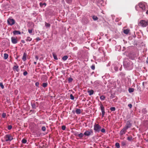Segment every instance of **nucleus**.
Wrapping results in <instances>:
<instances>
[{
    "label": "nucleus",
    "mask_w": 148,
    "mask_h": 148,
    "mask_svg": "<svg viewBox=\"0 0 148 148\" xmlns=\"http://www.w3.org/2000/svg\"><path fill=\"white\" fill-rule=\"evenodd\" d=\"M44 5L46 6V3H40V5L41 7H43V5Z\"/></svg>",
    "instance_id": "bb28decb"
},
{
    "label": "nucleus",
    "mask_w": 148,
    "mask_h": 148,
    "mask_svg": "<svg viewBox=\"0 0 148 148\" xmlns=\"http://www.w3.org/2000/svg\"><path fill=\"white\" fill-rule=\"evenodd\" d=\"M12 128V126L11 125H9L8 126V130H10Z\"/></svg>",
    "instance_id": "c03bdc74"
},
{
    "label": "nucleus",
    "mask_w": 148,
    "mask_h": 148,
    "mask_svg": "<svg viewBox=\"0 0 148 148\" xmlns=\"http://www.w3.org/2000/svg\"><path fill=\"white\" fill-rule=\"evenodd\" d=\"M4 138L6 142L10 141L13 139V138L11 134H7L4 136Z\"/></svg>",
    "instance_id": "7ed1b4c3"
},
{
    "label": "nucleus",
    "mask_w": 148,
    "mask_h": 148,
    "mask_svg": "<svg viewBox=\"0 0 148 148\" xmlns=\"http://www.w3.org/2000/svg\"><path fill=\"white\" fill-rule=\"evenodd\" d=\"M0 86L1 87L2 89H4V86L3 85V83L2 82H0Z\"/></svg>",
    "instance_id": "72a5a7b5"
},
{
    "label": "nucleus",
    "mask_w": 148,
    "mask_h": 148,
    "mask_svg": "<svg viewBox=\"0 0 148 148\" xmlns=\"http://www.w3.org/2000/svg\"><path fill=\"white\" fill-rule=\"evenodd\" d=\"M128 106L130 108H132V105L131 104H129Z\"/></svg>",
    "instance_id": "8fccbe9b"
},
{
    "label": "nucleus",
    "mask_w": 148,
    "mask_h": 148,
    "mask_svg": "<svg viewBox=\"0 0 148 148\" xmlns=\"http://www.w3.org/2000/svg\"><path fill=\"white\" fill-rule=\"evenodd\" d=\"M26 56H27V54L26 53H23V56L22 58V59L24 61H25L26 60Z\"/></svg>",
    "instance_id": "ddd939ff"
},
{
    "label": "nucleus",
    "mask_w": 148,
    "mask_h": 148,
    "mask_svg": "<svg viewBox=\"0 0 148 148\" xmlns=\"http://www.w3.org/2000/svg\"><path fill=\"white\" fill-rule=\"evenodd\" d=\"M32 40V38H30L29 36L27 37V38L26 39V41H31Z\"/></svg>",
    "instance_id": "4be33fe9"
},
{
    "label": "nucleus",
    "mask_w": 148,
    "mask_h": 148,
    "mask_svg": "<svg viewBox=\"0 0 148 148\" xmlns=\"http://www.w3.org/2000/svg\"><path fill=\"white\" fill-rule=\"evenodd\" d=\"M66 0V2L69 3H71L72 2V0Z\"/></svg>",
    "instance_id": "a19ab883"
},
{
    "label": "nucleus",
    "mask_w": 148,
    "mask_h": 148,
    "mask_svg": "<svg viewBox=\"0 0 148 148\" xmlns=\"http://www.w3.org/2000/svg\"><path fill=\"white\" fill-rule=\"evenodd\" d=\"M110 110L112 111H115L116 109H115V107H111L110 108Z\"/></svg>",
    "instance_id": "2f4dec72"
},
{
    "label": "nucleus",
    "mask_w": 148,
    "mask_h": 148,
    "mask_svg": "<svg viewBox=\"0 0 148 148\" xmlns=\"http://www.w3.org/2000/svg\"><path fill=\"white\" fill-rule=\"evenodd\" d=\"M126 145V141H123L121 142V145L122 146H125Z\"/></svg>",
    "instance_id": "aec40b11"
},
{
    "label": "nucleus",
    "mask_w": 148,
    "mask_h": 148,
    "mask_svg": "<svg viewBox=\"0 0 148 148\" xmlns=\"http://www.w3.org/2000/svg\"><path fill=\"white\" fill-rule=\"evenodd\" d=\"M38 103L37 102H36V103H32V106L33 108L36 109V105L38 106Z\"/></svg>",
    "instance_id": "9b49d317"
},
{
    "label": "nucleus",
    "mask_w": 148,
    "mask_h": 148,
    "mask_svg": "<svg viewBox=\"0 0 148 148\" xmlns=\"http://www.w3.org/2000/svg\"><path fill=\"white\" fill-rule=\"evenodd\" d=\"M133 137L132 136H128L127 138V140L129 141H131L133 140Z\"/></svg>",
    "instance_id": "a211bd4d"
},
{
    "label": "nucleus",
    "mask_w": 148,
    "mask_h": 148,
    "mask_svg": "<svg viewBox=\"0 0 148 148\" xmlns=\"http://www.w3.org/2000/svg\"><path fill=\"white\" fill-rule=\"evenodd\" d=\"M32 29H28V32L30 33L31 34L32 32Z\"/></svg>",
    "instance_id": "a18cd8bd"
},
{
    "label": "nucleus",
    "mask_w": 148,
    "mask_h": 148,
    "mask_svg": "<svg viewBox=\"0 0 148 148\" xmlns=\"http://www.w3.org/2000/svg\"><path fill=\"white\" fill-rule=\"evenodd\" d=\"M39 85V83L38 82H36L35 83V85L36 86H38Z\"/></svg>",
    "instance_id": "09e8293b"
},
{
    "label": "nucleus",
    "mask_w": 148,
    "mask_h": 148,
    "mask_svg": "<svg viewBox=\"0 0 148 148\" xmlns=\"http://www.w3.org/2000/svg\"><path fill=\"white\" fill-rule=\"evenodd\" d=\"M62 130H64L66 129V126L64 125H63L62 127Z\"/></svg>",
    "instance_id": "49530a36"
},
{
    "label": "nucleus",
    "mask_w": 148,
    "mask_h": 148,
    "mask_svg": "<svg viewBox=\"0 0 148 148\" xmlns=\"http://www.w3.org/2000/svg\"><path fill=\"white\" fill-rule=\"evenodd\" d=\"M114 69H115V70H118V68L117 67H115Z\"/></svg>",
    "instance_id": "5fc2aeb1"
},
{
    "label": "nucleus",
    "mask_w": 148,
    "mask_h": 148,
    "mask_svg": "<svg viewBox=\"0 0 148 148\" xmlns=\"http://www.w3.org/2000/svg\"><path fill=\"white\" fill-rule=\"evenodd\" d=\"M21 42L23 43H24L25 42V40H21Z\"/></svg>",
    "instance_id": "603ef678"
},
{
    "label": "nucleus",
    "mask_w": 148,
    "mask_h": 148,
    "mask_svg": "<svg viewBox=\"0 0 148 148\" xmlns=\"http://www.w3.org/2000/svg\"><path fill=\"white\" fill-rule=\"evenodd\" d=\"M138 5L140 8H141L143 11H144L145 9V5L144 4L140 3H139Z\"/></svg>",
    "instance_id": "0eeeda50"
},
{
    "label": "nucleus",
    "mask_w": 148,
    "mask_h": 148,
    "mask_svg": "<svg viewBox=\"0 0 148 148\" xmlns=\"http://www.w3.org/2000/svg\"><path fill=\"white\" fill-rule=\"evenodd\" d=\"M101 128L98 124L95 123L94 125V130L95 132H99L101 130Z\"/></svg>",
    "instance_id": "f03ea898"
},
{
    "label": "nucleus",
    "mask_w": 148,
    "mask_h": 148,
    "mask_svg": "<svg viewBox=\"0 0 148 148\" xmlns=\"http://www.w3.org/2000/svg\"><path fill=\"white\" fill-rule=\"evenodd\" d=\"M134 91V89L133 88H129V91L130 92H132Z\"/></svg>",
    "instance_id": "7c9ffc66"
},
{
    "label": "nucleus",
    "mask_w": 148,
    "mask_h": 148,
    "mask_svg": "<svg viewBox=\"0 0 148 148\" xmlns=\"http://www.w3.org/2000/svg\"><path fill=\"white\" fill-rule=\"evenodd\" d=\"M53 58L54 59H55L56 60H57L58 59V58L57 57V56L56 54H55L54 53H53Z\"/></svg>",
    "instance_id": "c85d7f7f"
},
{
    "label": "nucleus",
    "mask_w": 148,
    "mask_h": 148,
    "mask_svg": "<svg viewBox=\"0 0 148 148\" xmlns=\"http://www.w3.org/2000/svg\"><path fill=\"white\" fill-rule=\"evenodd\" d=\"M8 57V55L6 53H5L4 54V59L5 60L7 59Z\"/></svg>",
    "instance_id": "412c9836"
},
{
    "label": "nucleus",
    "mask_w": 148,
    "mask_h": 148,
    "mask_svg": "<svg viewBox=\"0 0 148 148\" xmlns=\"http://www.w3.org/2000/svg\"><path fill=\"white\" fill-rule=\"evenodd\" d=\"M36 41L37 42L39 40H40L41 39L39 37H38L36 38Z\"/></svg>",
    "instance_id": "de8ad7c7"
},
{
    "label": "nucleus",
    "mask_w": 148,
    "mask_h": 148,
    "mask_svg": "<svg viewBox=\"0 0 148 148\" xmlns=\"http://www.w3.org/2000/svg\"><path fill=\"white\" fill-rule=\"evenodd\" d=\"M84 135V134H83L82 133H80L79 134H75V136H78L80 138H82L83 137Z\"/></svg>",
    "instance_id": "9d476101"
},
{
    "label": "nucleus",
    "mask_w": 148,
    "mask_h": 148,
    "mask_svg": "<svg viewBox=\"0 0 148 148\" xmlns=\"http://www.w3.org/2000/svg\"><path fill=\"white\" fill-rule=\"evenodd\" d=\"M100 108L102 113H105L104 107L102 104H101L100 105Z\"/></svg>",
    "instance_id": "f8f14e48"
},
{
    "label": "nucleus",
    "mask_w": 148,
    "mask_h": 148,
    "mask_svg": "<svg viewBox=\"0 0 148 148\" xmlns=\"http://www.w3.org/2000/svg\"><path fill=\"white\" fill-rule=\"evenodd\" d=\"M18 65L14 66L13 67V69L15 70L17 72H18L19 71L18 69Z\"/></svg>",
    "instance_id": "dca6fc26"
},
{
    "label": "nucleus",
    "mask_w": 148,
    "mask_h": 148,
    "mask_svg": "<svg viewBox=\"0 0 148 148\" xmlns=\"http://www.w3.org/2000/svg\"><path fill=\"white\" fill-rule=\"evenodd\" d=\"M11 41L14 44H16L17 43V40L16 38L14 37H11Z\"/></svg>",
    "instance_id": "1a4fd4ad"
},
{
    "label": "nucleus",
    "mask_w": 148,
    "mask_h": 148,
    "mask_svg": "<svg viewBox=\"0 0 148 148\" xmlns=\"http://www.w3.org/2000/svg\"><path fill=\"white\" fill-rule=\"evenodd\" d=\"M91 68L93 70H94L95 68V66L94 65H92L91 66Z\"/></svg>",
    "instance_id": "ea45409f"
},
{
    "label": "nucleus",
    "mask_w": 148,
    "mask_h": 148,
    "mask_svg": "<svg viewBox=\"0 0 148 148\" xmlns=\"http://www.w3.org/2000/svg\"><path fill=\"white\" fill-rule=\"evenodd\" d=\"M105 97L103 95H102L100 97V99L101 100H104V99H105Z\"/></svg>",
    "instance_id": "e433bc0d"
},
{
    "label": "nucleus",
    "mask_w": 148,
    "mask_h": 148,
    "mask_svg": "<svg viewBox=\"0 0 148 148\" xmlns=\"http://www.w3.org/2000/svg\"><path fill=\"white\" fill-rule=\"evenodd\" d=\"M100 131L103 133H105L106 132L104 128L102 129Z\"/></svg>",
    "instance_id": "37998d69"
},
{
    "label": "nucleus",
    "mask_w": 148,
    "mask_h": 148,
    "mask_svg": "<svg viewBox=\"0 0 148 148\" xmlns=\"http://www.w3.org/2000/svg\"><path fill=\"white\" fill-rule=\"evenodd\" d=\"M21 142L22 143L25 144L27 142V140L25 138H23Z\"/></svg>",
    "instance_id": "cd10ccee"
},
{
    "label": "nucleus",
    "mask_w": 148,
    "mask_h": 148,
    "mask_svg": "<svg viewBox=\"0 0 148 148\" xmlns=\"http://www.w3.org/2000/svg\"><path fill=\"white\" fill-rule=\"evenodd\" d=\"M110 98H111V99H112V98H113V96H112V95H111V96H110Z\"/></svg>",
    "instance_id": "4d7b16f0"
},
{
    "label": "nucleus",
    "mask_w": 148,
    "mask_h": 148,
    "mask_svg": "<svg viewBox=\"0 0 148 148\" xmlns=\"http://www.w3.org/2000/svg\"><path fill=\"white\" fill-rule=\"evenodd\" d=\"M76 113L77 114H80L81 113V110L79 109H77L75 111Z\"/></svg>",
    "instance_id": "6ab92c4d"
},
{
    "label": "nucleus",
    "mask_w": 148,
    "mask_h": 148,
    "mask_svg": "<svg viewBox=\"0 0 148 148\" xmlns=\"http://www.w3.org/2000/svg\"><path fill=\"white\" fill-rule=\"evenodd\" d=\"M115 146L117 148H119L120 147V144L119 143H115Z\"/></svg>",
    "instance_id": "a878e982"
},
{
    "label": "nucleus",
    "mask_w": 148,
    "mask_h": 148,
    "mask_svg": "<svg viewBox=\"0 0 148 148\" xmlns=\"http://www.w3.org/2000/svg\"><path fill=\"white\" fill-rule=\"evenodd\" d=\"M88 93H89V95H92L94 93V91L92 90H89L88 89L87 91Z\"/></svg>",
    "instance_id": "4468645a"
},
{
    "label": "nucleus",
    "mask_w": 148,
    "mask_h": 148,
    "mask_svg": "<svg viewBox=\"0 0 148 148\" xmlns=\"http://www.w3.org/2000/svg\"><path fill=\"white\" fill-rule=\"evenodd\" d=\"M138 25L143 27H146L148 25V21L144 20H141L139 22Z\"/></svg>",
    "instance_id": "f257e3e1"
},
{
    "label": "nucleus",
    "mask_w": 148,
    "mask_h": 148,
    "mask_svg": "<svg viewBox=\"0 0 148 148\" xmlns=\"http://www.w3.org/2000/svg\"><path fill=\"white\" fill-rule=\"evenodd\" d=\"M34 64H36V62H34Z\"/></svg>",
    "instance_id": "bf43d9fd"
},
{
    "label": "nucleus",
    "mask_w": 148,
    "mask_h": 148,
    "mask_svg": "<svg viewBox=\"0 0 148 148\" xmlns=\"http://www.w3.org/2000/svg\"><path fill=\"white\" fill-rule=\"evenodd\" d=\"M127 132V130L123 128L120 132L119 134L120 136H122L125 134Z\"/></svg>",
    "instance_id": "6e6552de"
},
{
    "label": "nucleus",
    "mask_w": 148,
    "mask_h": 148,
    "mask_svg": "<svg viewBox=\"0 0 148 148\" xmlns=\"http://www.w3.org/2000/svg\"><path fill=\"white\" fill-rule=\"evenodd\" d=\"M68 56H65L63 57L62 58V59L64 60H66L68 58Z\"/></svg>",
    "instance_id": "393cba45"
},
{
    "label": "nucleus",
    "mask_w": 148,
    "mask_h": 148,
    "mask_svg": "<svg viewBox=\"0 0 148 148\" xmlns=\"http://www.w3.org/2000/svg\"><path fill=\"white\" fill-rule=\"evenodd\" d=\"M132 125V123H131V121H128L127 122L124 128L127 130Z\"/></svg>",
    "instance_id": "39448f33"
},
{
    "label": "nucleus",
    "mask_w": 148,
    "mask_h": 148,
    "mask_svg": "<svg viewBox=\"0 0 148 148\" xmlns=\"http://www.w3.org/2000/svg\"><path fill=\"white\" fill-rule=\"evenodd\" d=\"M13 33L15 35L20 34L21 33L19 31L15 30L13 32Z\"/></svg>",
    "instance_id": "f3484780"
},
{
    "label": "nucleus",
    "mask_w": 148,
    "mask_h": 148,
    "mask_svg": "<svg viewBox=\"0 0 148 148\" xmlns=\"http://www.w3.org/2000/svg\"><path fill=\"white\" fill-rule=\"evenodd\" d=\"M130 31V30L128 29H124L123 30V33L126 34H128V33H129Z\"/></svg>",
    "instance_id": "2eb2a0df"
},
{
    "label": "nucleus",
    "mask_w": 148,
    "mask_h": 148,
    "mask_svg": "<svg viewBox=\"0 0 148 148\" xmlns=\"http://www.w3.org/2000/svg\"><path fill=\"white\" fill-rule=\"evenodd\" d=\"M2 117L3 118H4L6 116V114L5 113H3L2 114Z\"/></svg>",
    "instance_id": "58836bf2"
},
{
    "label": "nucleus",
    "mask_w": 148,
    "mask_h": 148,
    "mask_svg": "<svg viewBox=\"0 0 148 148\" xmlns=\"http://www.w3.org/2000/svg\"><path fill=\"white\" fill-rule=\"evenodd\" d=\"M7 23L9 25L12 26L15 23V20L12 18H8L7 20Z\"/></svg>",
    "instance_id": "20e7f679"
},
{
    "label": "nucleus",
    "mask_w": 148,
    "mask_h": 148,
    "mask_svg": "<svg viewBox=\"0 0 148 148\" xmlns=\"http://www.w3.org/2000/svg\"><path fill=\"white\" fill-rule=\"evenodd\" d=\"M105 113H102V117H103L104 116Z\"/></svg>",
    "instance_id": "864d4df0"
},
{
    "label": "nucleus",
    "mask_w": 148,
    "mask_h": 148,
    "mask_svg": "<svg viewBox=\"0 0 148 148\" xmlns=\"http://www.w3.org/2000/svg\"><path fill=\"white\" fill-rule=\"evenodd\" d=\"M146 13L147 14H148V10L147 11Z\"/></svg>",
    "instance_id": "13d9d810"
},
{
    "label": "nucleus",
    "mask_w": 148,
    "mask_h": 148,
    "mask_svg": "<svg viewBox=\"0 0 148 148\" xmlns=\"http://www.w3.org/2000/svg\"><path fill=\"white\" fill-rule=\"evenodd\" d=\"M48 85V84L47 82L46 83H42V86L44 87L45 88Z\"/></svg>",
    "instance_id": "5701e85b"
},
{
    "label": "nucleus",
    "mask_w": 148,
    "mask_h": 148,
    "mask_svg": "<svg viewBox=\"0 0 148 148\" xmlns=\"http://www.w3.org/2000/svg\"><path fill=\"white\" fill-rule=\"evenodd\" d=\"M41 130L43 131H46V128L45 126H43L42 127Z\"/></svg>",
    "instance_id": "f704fd0d"
},
{
    "label": "nucleus",
    "mask_w": 148,
    "mask_h": 148,
    "mask_svg": "<svg viewBox=\"0 0 148 148\" xmlns=\"http://www.w3.org/2000/svg\"><path fill=\"white\" fill-rule=\"evenodd\" d=\"M28 74L27 72V71H25L23 73V75L24 76Z\"/></svg>",
    "instance_id": "79ce46f5"
},
{
    "label": "nucleus",
    "mask_w": 148,
    "mask_h": 148,
    "mask_svg": "<svg viewBox=\"0 0 148 148\" xmlns=\"http://www.w3.org/2000/svg\"><path fill=\"white\" fill-rule=\"evenodd\" d=\"M92 133L93 131L92 129H91L86 131L84 133V134L85 136H90L91 134Z\"/></svg>",
    "instance_id": "423d86ee"
},
{
    "label": "nucleus",
    "mask_w": 148,
    "mask_h": 148,
    "mask_svg": "<svg viewBox=\"0 0 148 148\" xmlns=\"http://www.w3.org/2000/svg\"><path fill=\"white\" fill-rule=\"evenodd\" d=\"M35 58L36 60H38V57L37 56H35Z\"/></svg>",
    "instance_id": "3c124183"
},
{
    "label": "nucleus",
    "mask_w": 148,
    "mask_h": 148,
    "mask_svg": "<svg viewBox=\"0 0 148 148\" xmlns=\"http://www.w3.org/2000/svg\"><path fill=\"white\" fill-rule=\"evenodd\" d=\"M70 99L72 100H74V97L72 94H71L70 95Z\"/></svg>",
    "instance_id": "4c0bfd02"
},
{
    "label": "nucleus",
    "mask_w": 148,
    "mask_h": 148,
    "mask_svg": "<svg viewBox=\"0 0 148 148\" xmlns=\"http://www.w3.org/2000/svg\"><path fill=\"white\" fill-rule=\"evenodd\" d=\"M146 84V82H143V86H144V84Z\"/></svg>",
    "instance_id": "6e6d98bb"
},
{
    "label": "nucleus",
    "mask_w": 148,
    "mask_h": 148,
    "mask_svg": "<svg viewBox=\"0 0 148 148\" xmlns=\"http://www.w3.org/2000/svg\"><path fill=\"white\" fill-rule=\"evenodd\" d=\"M45 26L46 27H50V24L49 23H47L46 22L45 23Z\"/></svg>",
    "instance_id": "473e14b6"
},
{
    "label": "nucleus",
    "mask_w": 148,
    "mask_h": 148,
    "mask_svg": "<svg viewBox=\"0 0 148 148\" xmlns=\"http://www.w3.org/2000/svg\"><path fill=\"white\" fill-rule=\"evenodd\" d=\"M92 18L94 21H97L98 19V18L96 16H93L92 17Z\"/></svg>",
    "instance_id": "b1692460"
},
{
    "label": "nucleus",
    "mask_w": 148,
    "mask_h": 148,
    "mask_svg": "<svg viewBox=\"0 0 148 148\" xmlns=\"http://www.w3.org/2000/svg\"><path fill=\"white\" fill-rule=\"evenodd\" d=\"M142 112L144 114H146L147 112V111L146 108H143L142 110Z\"/></svg>",
    "instance_id": "c756f323"
},
{
    "label": "nucleus",
    "mask_w": 148,
    "mask_h": 148,
    "mask_svg": "<svg viewBox=\"0 0 148 148\" xmlns=\"http://www.w3.org/2000/svg\"><path fill=\"white\" fill-rule=\"evenodd\" d=\"M73 80V79L71 77H69L68 78V82L69 83L71 82Z\"/></svg>",
    "instance_id": "c9c22d12"
}]
</instances>
